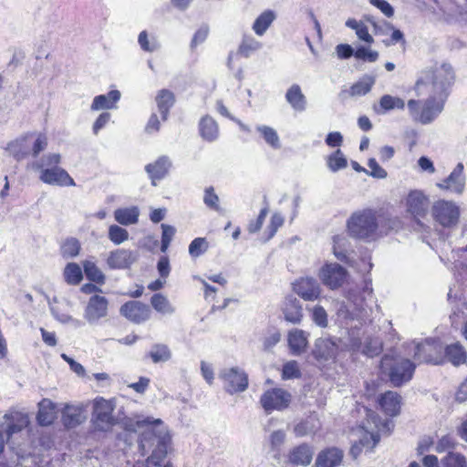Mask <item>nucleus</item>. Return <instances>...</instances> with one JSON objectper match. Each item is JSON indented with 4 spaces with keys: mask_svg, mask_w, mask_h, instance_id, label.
Segmentation results:
<instances>
[{
    "mask_svg": "<svg viewBox=\"0 0 467 467\" xmlns=\"http://www.w3.org/2000/svg\"><path fill=\"white\" fill-rule=\"evenodd\" d=\"M145 427L140 439L141 454L149 453L145 463L134 467H171L165 460L171 446V436L161 420L146 418L137 422Z\"/></svg>",
    "mask_w": 467,
    "mask_h": 467,
    "instance_id": "obj_1",
    "label": "nucleus"
},
{
    "mask_svg": "<svg viewBox=\"0 0 467 467\" xmlns=\"http://www.w3.org/2000/svg\"><path fill=\"white\" fill-rule=\"evenodd\" d=\"M456 81V72L449 62H436L433 66L423 68L415 83L418 96L431 93L448 99Z\"/></svg>",
    "mask_w": 467,
    "mask_h": 467,
    "instance_id": "obj_2",
    "label": "nucleus"
},
{
    "mask_svg": "<svg viewBox=\"0 0 467 467\" xmlns=\"http://www.w3.org/2000/svg\"><path fill=\"white\" fill-rule=\"evenodd\" d=\"M416 364L400 355L386 354L381 359L380 369L388 375L394 387H400L409 382L414 374Z\"/></svg>",
    "mask_w": 467,
    "mask_h": 467,
    "instance_id": "obj_3",
    "label": "nucleus"
},
{
    "mask_svg": "<svg viewBox=\"0 0 467 467\" xmlns=\"http://www.w3.org/2000/svg\"><path fill=\"white\" fill-rule=\"evenodd\" d=\"M424 100L410 99L407 103L411 119L422 125L433 122L444 109L446 99L440 96L426 93Z\"/></svg>",
    "mask_w": 467,
    "mask_h": 467,
    "instance_id": "obj_4",
    "label": "nucleus"
},
{
    "mask_svg": "<svg viewBox=\"0 0 467 467\" xmlns=\"http://www.w3.org/2000/svg\"><path fill=\"white\" fill-rule=\"evenodd\" d=\"M368 424H373L374 429L368 426L362 427L364 430L363 437L359 440L358 443H354L350 449V454L353 458H357L363 448L369 449L370 451L379 441V432L389 433L393 428L392 420H381L380 417L372 410H367Z\"/></svg>",
    "mask_w": 467,
    "mask_h": 467,
    "instance_id": "obj_5",
    "label": "nucleus"
},
{
    "mask_svg": "<svg viewBox=\"0 0 467 467\" xmlns=\"http://www.w3.org/2000/svg\"><path fill=\"white\" fill-rule=\"evenodd\" d=\"M47 146V138L43 133H25L7 143L5 150L16 161L32 155L36 157Z\"/></svg>",
    "mask_w": 467,
    "mask_h": 467,
    "instance_id": "obj_6",
    "label": "nucleus"
},
{
    "mask_svg": "<svg viewBox=\"0 0 467 467\" xmlns=\"http://www.w3.org/2000/svg\"><path fill=\"white\" fill-rule=\"evenodd\" d=\"M350 236L357 239L374 240L378 234V223L375 213L366 209L354 213L347 222Z\"/></svg>",
    "mask_w": 467,
    "mask_h": 467,
    "instance_id": "obj_7",
    "label": "nucleus"
},
{
    "mask_svg": "<svg viewBox=\"0 0 467 467\" xmlns=\"http://www.w3.org/2000/svg\"><path fill=\"white\" fill-rule=\"evenodd\" d=\"M413 358L419 364H441L444 361V348L440 340L427 338L422 342H413Z\"/></svg>",
    "mask_w": 467,
    "mask_h": 467,
    "instance_id": "obj_8",
    "label": "nucleus"
},
{
    "mask_svg": "<svg viewBox=\"0 0 467 467\" xmlns=\"http://www.w3.org/2000/svg\"><path fill=\"white\" fill-rule=\"evenodd\" d=\"M430 199L421 191H411L406 199V211L414 219V227L418 231H426L430 227L425 225L424 219L430 211Z\"/></svg>",
    "mask_w": 467,
    "mask_h": 467,
    "instance_id": "obj_9",
    "label": "nucleus"
},
{
    "mask_svg": "<svg viewBox=\"0 0 467 467\" xmlns=\"http://www.w3.org/2000/svg\"><path fill=\"white\" fill-rule=\"evenodd\" d=\"M461 209L459 205L447 200H438L431 206L433 220L444 228H454L459 223Z\"/></svg>",
    "mask_w": 467,
    "mask_h": 467,
    "instance_id": "obj_10",
    "label": "nucleus"
},
{
    "mask_svg": "<svg viewBox=\"0 0 467 467\" xmlns=\"http://www.w3.org/2000/svg\"><path fill=\"white\" fill-rule=\"evenodd\" d=\"M114 408L111 400L103 398L94 400L91 421L96 430L108 431L116 424L117 420L112 415Z\"/></svg>",
    "mask_w": 467,
    "mask_h": 467,
    "instance_id": "obj_11",
    "label": "nucleus"
},
{
    "mask_svg": "<svg viewBox=\"0 0 467 467\" xmlns=\"http://www.w3.org/2000/svg\"><path fill=\"white\" fill-rule=\"evenodd\" d=\"M339 343L337 337H319L315 341L312 354L321 365L333 363L339 351Z\"/></svg>",
    "mask_w": 467,
    "mask_h": 467,
    "instance_id": "obj_12",
    "label": "nucleus"
},
{
    "mask_svg": "<svg viewBox=\"0 0 467 467\" xmlns=\"http://www.w3.org/2000/svg\"><path fill=\"white\" fill-rule=\"evenodd\" d=\"M109 306V299L105 296H91L84 309V319L91 326L98 325L101 319L108 317Z\"/></svg>",
    "mask_w": 467,
    "mask_h": 467,
    "instance_id": "obj_13",
    "label": "nucleus"
},
{
    "mask_svg": "<svg viewBox=\"0 0 467 467\" xmlns=\"http://www.w3.org/2000/svg\"><path fill=\"white\" fill-rule=\"evenodd\" d=\"M436 186L441 191L462 195L466 187L463 163L459 162L446 178L436 183Z\"/></svg>",
    "mask_w": 467,
    "mask_h": 467,
    "instance_id": "obj_14",
    "label": "nucleus"
},
{
    "mask_svg": "<svg viewBox=\"0 0 467 467\" xmlns=\"http://www.w3.org/2000/svg\"><path fill=\"white\" fill-rule=\"evenodd\" d=\"M291 402V394L283 389H272L266 390L260 399V403L265 412L283 410Z\"/></svg>",
    "mask_w": 467,
    "mask_h": 467,
    "instance_id": "obj_15",
    "label": "nucleus"
},
{
    "mask_svg": "<svg viewBox=\"0 0 467 467\" xmlns=\"http://www.w3.org/2000/svg\"><path fill=\"white\" fill-rule=\"evenodd\" d=\"M347 270L337 263H327L319 270L318 277L329 289L340 287L346 281Z\"/></svg>",
    "mask_w": 467,
    "mask_h": 467,
    "instance_id": "obj_16",
    "label": "nucleus"
},
{
    "mask_svg": "<svg viewBox=\"0 0 467 467\" xmlns=\"http://www.w3.org/2000/svg\"><path fill=\"white\" fill-rule=\"evenodd\" d=\"M219 377L223 380L224 389L230 394L243 392L247 389V375L238 368H224Z\"/></svg>",
    "mask_w": 467,
    "mask_h": 467,
    "instance_id": "obj_17",
    "label": "nucleus"
},
{
    "mask_svg": "<svg viewBox=\"0 0 467 467\" xmlns=\"http://www.w3.org/2000/svg\"><path fill=\"white\" fill-rule=\"evenodd\" d=\"M120 314L130 321L140 324L150 317V306L140 301H130L120 306Z\"/></svg>",
    "mask_w": 467,
    "mask_h": 467,
    "instance_id": "obj_18",
    "label": "nucleus"
},
{
    "mask_svg": "<svg viewBox=\"0 0 467 467\" xmlns=\"http://www.w3.org/2000/svg\"><path fill=\"white\" fill-rule=\"evenodd\" d=\"M39 179L44 183L56 186H75L74 180L60 167L45 168L40 171Z\"/></svg>",
    "mask_w": 467,
    "mask_h": 467,
    "instance_id": "obj_19",
    "label": "nucleus"
},
{
    "mask_svg": "<svg viewBox=\"0 0 467 467\" xmlns=\"http://www.w3.org/2000/svg\"><path fill=\"white\" fill-rule=\"evenodd\" d=\"M293 290L305 301H315L321 294L319 284L312 277H302L296 280L293 284Z\"/></svg>",
    "mask_w": 467,
    "mask_h": 467,
    "instance_id": "obj_20",
    "label": "nucleus"
},
{
    "mask_svg": "<svg viewBox=\"0 0 467 467\" xmlns=\"http://www.w3.org/2000/svg\"><path fill=\"white\" fill-rule=\"evenodd\" d=\"M136 252L128 249H116L111 251L107 258V265L110 269L129 268L136 260Z\"/></svg>",
    "mask_w": 467,
    "mask_h": 467,
    "instance_id": "obj_21",
    "label": "nucleus"
},
{
    "mask_svg": "<svg viewBox=\"0 0 467 467\" xmlns=\"http://www.w3.org/2000/svg\"><path fill=\"white\" fill-rule=\"evenodd\" d=\"M313 455V448L306 443H302L289 451L287 459L293 466L306 467L311 463Z\"/></svg>",
    "mask_w": 467,
    "mask_h": 467,
    "instance_id": "obj_22",
    "label": "nucleus"
},
{
    "mask_svg": "<svg viewBox=\"0 0 467 467\" xmlns=\"http://www.w3.org/2000/svg\"><path fill=\"white\" fill-rule=\"evenodd\" d=\"M308 337L307 332L298 328H294L288 332L287 342L292 355L299 356L306 350Z\"/></svg>",
    "mask_w": 467,
    "mask_h": 467,
    "instance_id": "obj_23",
    "label": "nucleus"
},
{
    "mask_svg": "<svg viewBox=\"0 0 467 467\" xmlns=\"http://www.w3.org/2000/svg\"><path fill=\"white\" fill-rule=\"evenodd\" d=\"M171 161L167 156H161L154 162L145 166V171L149 174L152 185H156V181L162 180L169 172Z\"/></svg>",
    "mask_w": 467,
    "mask_h": 467,
    "instance_id": "obj_24",
    "label": "nucleus"
},
{
    "mask_svg": "<svg viewBox=\"0 0 467 467\" xmlns=\"http://www.w3.org/2000/svg\"><path fill=\"white\" fill-rule=\"evenodd\" d=\"M86 420L83 406L66 405L62 411V422L67 428H75Z\"/></svg>",
    "mask_w": 467,
    "mask_h": 467,
    "instance_id": "obj_25",
    "label": "nucleus"
},
{
    "mask_svg": "<svg viewBox=\"0 0 467 467\" xmlns=\"http://www.w3.org/2000/svg\"><path fill=\"white\" fill-rule=\"evenodd\" d=\"M348 347L353 351H361L368 357H374L381 351V342L378 338H368L364 345L358 337L350 338Z\"/></svg>",
    "mask_w": 467,
    "mask_h": 467,
    "instance_id": "obj_26",
    "label": "nucleus"
},
{
    "mask_svg": "<svg viewBox=\"0 0 467 467\" xmlns=\"http://www.w3.org/2000/svg\"><path fill=\"white\" fill-rule=\"evenodd\" d=\"M120 92L117 89L110 90L107 94L96 96L90 106L92 111L114 109L120 99Z\"/></svg>",
    "mask_w": 467,
    "mask_h": 467,
    "instance_id": "obj_27",
    "label": "nucleus"
},
{
    "mask_svg": "<svg viewBox=\"0 0 467 467\" xmlns=\"http://www.w3.org/2000/svg\"><path fill=\"white\" fill-rule=\"evenodd\" d=\"M4 419L7 422L6 434L8 438L12 437L15 433L21 431L29 424L27 414L19 411L5 413L4 415Z\"/></svg>",
    "mask_w": 467,
    "mask_h": 467,
    "instance_id": "obj_28",
    "label": "nucleus"
},
{
    "mask_svg": "<svg viewBox=\"0 0 467 467\" xmlns=\"http://www.w3.org/2000/svg\"><path fill=\"white\" fill-rule=\"evenodd\" d=\"M343 459L342 451L337 448H328L321 451L315 462V467H337Z\"/></svg>",
    "mask_w": 467,
    "mask_h": 467,
    "instance_id": "obj_29",
    "label": "nucleus"
},
{
    "mask_svg": "<svg viewBox=\"0 0 467 467\" xmlns=\"http://www.w3.org/2000/svg\"><path fill=\"white\" fill-rule=\"evenodd\" d=\"M285 100L296 111L303 112L306 109L307 100L298 84H293L286 90Z\"/></svg>",
    "mask_w": 467,
    "mask_h": 467,
    "instance_id": "obj_30",
    "label": "nucleus"
},
{
    "mask_svg": "<svg viewBox=\"0 0 467 467\" xmlns=\"http://www.w3.org/2000/svg\"><path fill=\"white\" fill-rule=\"evenodd\" d=\"M381 410L389 416H396L400 410V396L395 391H387L379 399Z\"/></svg>",
    "mask_w": 467,
    "mask_h": 467,
    "instance_id": "obj_31",
    "label": "nucleus"
},
{
    "mask_svg": "<svg viewBox=\"0 0 467 467\" xmlns=\"http://www.w3.org/2000/svg\"><path fill=\"white\" fill-rule=\"evenodd\" d=\"M285 319L293 324H299L303 317L302 306L296 297L288 296L284 306Z\"/></svg>",
    "mask_w": 467,
    "mask_h": 467,
    "instance_id": "obj_32",
    "label": "nucleus"
},
{
    "mask_svg": "<svg viewBox=\"0 0 467 467\" xmlns=\"http://www.w3.org/2000/svg\"><path fill=\"white\" fill-rule=\"evenodd\" d=\"M199 131L202 140L213 142L219 137V127L217 122L210 116H204L199 122Z\"/></svg>",
    "mask_w": 467,
    "mask_h": 467,
    "instance_id": "obj_33",
    "label": "nucleus"
},
{
    "mask_svg": "<svg viewBox=\"0 0 467 467\" xmlns=\"http://www.w3.org/2000/svg\"><path fill=\"white\" fill-rule=\"evenodd\" d=\"M55 404L48 399H43L38 403L37 421L41 426L50 425L55 419Z\"/></svg>",
    "mask_w": 467,
    "mask_h": 467,
    "instance_id": "obj_34",
    "label": "nucleus"
},
{
    "mask_svg": "<svg viewBox=\"0 0 467 467\" xmlns=\"http://www.w3.org/2000/svg\"><path fill=\"white\" fill-rule=\"evenodd\" d=\"M140 210L136 206L119 208L114 211V218L121 225L135 224L139 221Z\"/></svg>",
    "mask_w": 467,
    "mask_h": 467,
    "instance_id": "obj_35",
    "label": "nucleus"
},
{
    "mask_svg": "<svg viewBox=\"0 0 467 467\" xmlns=\"http://www.w3.org/2000/svg\"><path fill=\"white\" fill-rule=\"evenodd\" d=\"M404 108L405 101L402 99L391 95H383L379 99V106H374V110L378 114H384L392 109H403Z\"/></svg>",
    "mask_w": 467,
    "mask_h": 467,
    "instance_id": "obj_36",
    "label": "nucleus"
},
{
    "mask_svg": "<svg viewBox=\"0 0 467 467\" xmlns=\"http://www.w3.org/2000/svg\"><path fill=\"white\" fill-rule=\"evenodd\" d=\"M276 16L274 11L265 10L254 20L252 26V29L254 30L255 35H257L258 36H262L265 34V32L271 26Z\"/></svg>",
    "mask_w": 467,
    "mask_h": 467,
    "instance_id": "obj_37",
    "label": "nucleus"
},
{
    "mask_svg": "<svg viewBox=\"0 0 467 467\" xmlns=\"http://www.w3.org/2000/svg\"><path fill=\"white\" fill-rule=\"evenodd\" d=\"M175 101L174 95L168 89H161L156 97V102L163 121L167 119L169 110Z\"/></svg>",
    "mask_w": 467,
    "mask_h": 467,
    "instance_id": "obj_38",
    "label": "nucleus"
},
{
    "mask_svg": "<svg viewBox=\"0 0 467 467\" xmlns=\"http://www.w3.org/2000/svg\"><path fill=\"white\" fill-rule=\"evenodd\" d=\"M372 287L369 284H366L363 294L364 296L362 297L358 296L354 292L349 291L348 293V298L353 304L356 306L357 309L359 311V314L358 315L359 317H365L368 316V311L365 309L363 301L368 300L372 303L373 302V295H372Z\"/></svg>",
    "mask_w": 467,
    "mask_h": 467,
    "instance_id": "obj_39",
    "label": "nucleus"
},
{
    "mask_svg": "<svg viewBox=\"0 0 467 467\" xmlns=\"http://www.w3.org/2000/svg\"><path fill=\"white\" fill-rule=\"evenodd\" d=\"M444 358H447L453 365H460L466 361L467 355L459 343L447 346L443 350Z\"/></svg>",
    "mask_w": 467,
    "mask_h": 467,
    "instance_id": "obj_40",
    "label": "nucleus"
},
{
    "mask_svg": "<svg viewBox=\"0 0 467 467\" xmlns=\"http://www.w3.org/2000/svg\"><path fill=\"white\" fill-rule=\"evenodd\" d=\"M255 130L272 149L278 150L281 148L280 138L274 128L267 125H257Z\"/></svg>",
    "mask_w": 467,
    "mask_h": 467,
    "instance_id": "obj_41",
    "label": "nucleus"
},
{
    "mask_svg": "<svg viewBox=\"0 0 467 467\" xmlns=\"http://www.w3.org/2000/svg\"><path fill=\"white\" fill-rule=\"evenodd\" d=\"M152 307L162 315H172L175 307L171 304L169 299L162 294H154L150 298Z\"/></svg>",
    "mask_w": 467,
    "mask_h": 467,
    "instance_id": "obj_42",
    "label": "nucleus"
},
{
    "mask_svg": "<svg viewBox=\"0 0 467 467\" xmlns=\"http://www.w3.org/2000/svg\"><path fill=\"white\" fill-rule=\"evenodd\" d=\"M375 77L371 75L363 76L358 82L350 88L351 96H364L368 93L375 84Z\"/></svg>",
    "mask_w": 467,
    "mask_h": 467,
    "instance_id": "obj_43",
    "label": "nucleus"
},
{
    "mask_svg": "<svg viewBox=\"0 0 467 467\" xmlns=\"http://www.w3.org/2000/svg\"><path fill=\"white\" fill-rule=\"evenodd\" d=\"M348 246L349 242L345 235H335L333 237V254L337 259L348 263Z\"/></svg>",
    "mask_w": 467,
    "mask_h": 467,
    "instance_id": "obj_44",
    "label": "nucleus"
},
{
    "mask_svg": "<svg viewBox=\"0 0 467 467\" xmlns=\"http://www.w3.org/2000/svg\"><path fill=\"white\" fill-rule=\"evenodd\" d=\"M345 25L347 27L355 30L358 38L361 41L368 44L374 42L372 36L368 33L367 26L362 21H358L355 18H348Z\"/></svg>",
    "mask_w": 467,
    "mask_h": 467,
    "instance_id": "obj_45",
    "label": "nucleus"
},
{
    "mask_svg": "<svg viewBox=\"0 0 467 467\" xmlns=\"http://www.w3.org/2000/svg\"><path fill=\"white\" fill-rule=\"evenodd\" d=\"M262 43L252 36H244L238 47V53L244 57H249L252 53L261 49Z\"/></svg>",
    "mask_w": 467,
    "mask_h": 467,
    "instance_id": "obj_46",
    "label": "nucleus"
},
{
    "mask_svg": "<svg viewBox=\"0 0 467 467\" xmlns=\"http://www.w3.org/2000/svg\"><path fill=\"white\" fill-rule=\"evenodd\" d=\"M327 166L332 172H337L348 166V160L341 150L337 149L327 157Z\"/></svg>",
    "mask_w": 467,
    "mask_h": 467,
    "instance_id": "obj_47",
    "label": "nucleus"
},
{
    "mask_svg": "<svg viewBox=\"0 0 467 467\" xmlns=\"http://www.w3.org/2000/svg\"><path fill=\"white\" fill-rule=\"evenodd\" d=\"M84 273L87 278L99 285H103L106 280L105 275L92 261H85L83 264Z\"/></svg>",
    "mask_w": 467,
    "mask_h": 467,
    "instance_id": "obj_48",
    "label": "nucleus"
},
{
    "mask_svg": "<svg viewBox=\"0 0 467 467\" xmlns=\"http://www.w3.org/2000/svg\"><path fill=\"white\" fill-rule=\"evenodd\" d=\"M285 439L286 434L282 430L275 431L269 436L271 451L273 452V457L277 461L280 460L281 448L284 445Z\"/></svg>",
    "mask_w": 467,
    "mask_h": 467,
    "instance_id": "obj_49",
    "label": "nucleus"
},
{
    "mask_svg": "<svg viewBox=\"0 0 467 467\" xmlns=\"http://www.w3.org/2000/svg\"><path fill=\"white\" fill-rule=\"evenodd\" d=\"M148 356L154 363L166 362L171 358V352L168 346L163 344H156L151 347Z\"/></svg>",
    "mask_w": 467,
    "mask_h": 467,
    "instance_id": "obj_50",
    "label": "nucleus"
},
{
    "mask_svg": "<svg viewBox=\"0 0 467 467\" xmlns=\"http://www.w3.org/2000/svg\"><path fill=\"white\" fill-rule=\"evenodd\" d=\"M64 278L69 285H78L83 278L80 266L76 263H68L64 270Z\"/></svg>",
    "mask_w": 467,
    "mask_h": 467,
    "instance_id": "obj_51",
    "label": "nucleus"
},
{
    "mask_svg": "<svg viewBox=\"0 0 467 467\" xmlns=\"http://www.w3.org/2000/svg\"><path fill=\"white\" fill-rule=\"evenodd\" d=\"M61 160L60 154L50 153L43 156L39 161L32 163V168L41 171L45 168L57 167Z\"/></svg>",
    "mask_w": 467,
    "mask_h": 467,
    "instance_id": "obj_52",
    "label": "nucleus"
},
{
    "mask_svg": "<svg viewBox=\"0 0 467 467\" xmlns=\"http://www.w3.org/2000/svg\"><path fill=\"white\" fill-rule=\"evenodd\" d=\"M108 237L114 244L119 245L129 239V232L117 224H112L109 227Z\"/></svg>",
    "mask_w": 467,
    "mask_h": 467,
    "instance_id": "obj_53",
    "label": "nucleus"
},
{
    "mask_svg": "<svg viewBox=\"0 0 467 467\" xmlns=\"http://www.w3.org/2000/svg\"><path fill=\"white\" fill-rule=\"evenodd\" d=\"M441 467H467V461L460 453L449 452L441 460Z\"/></svg>",
    "mask_w": 467,
    "mask_h": 467,
    "instance_id": "obj_54",
    "label": "nucleus"
},
{
    "mask_svg": "<svg viewBox=\"0 0 467 467\" xmlns=\"http://www.w3.org/2000/svg\"><path fill=\"white\" fill-rule=\"evenodd\" d=\"M80 244L75 238L67 239L61 246V254L66 258H72L78 254Z\"/></svg>",
    "mask_w": 467,
    "mask_h": 467,
    "instance_id": "obj_55",
    "label": "nucleus"
},
{
    "mask_svg": "<svg viewBox=\"0 0 467 467\" xmlns=\"http://www.w3.org/2000/svg\"><path fill=\"white\" fill-rule=\"evenodd\" d=\"M311 318L319 327L325 328L328 325L327 313L325 308L319 305H317L312 308Z\"/></svg>",
    "mask_w": 467,
    "mask_h": 467,
    "instance_id": "obj_56",
    "label": "nucleus"
},
{
    "mask_svg": "<svg viewBox=\"0 0 467 467\" xmlns=\"http://www.w3.org/2000/svg\"><path fill=\"white\" fill-rule=\"evenodd\" d=\"M208 249V243L205 238L197 237L192 241L189 245V254L192 257L196 258L205 253Z\"/></svg>",
    "mask_w": 467,
    "mask_h": 467,
    "instance_id": "obj_57",
    "label": "nucleus"
},
{
    "mask_svg": "<svg viewBox=\"0 0 467 467\" xmlns=\"http://www.w3.org/2000/svg\"><path fill=\"white\" fill-rule=\"evenodd\" d=\"M138 42L140 48L146 52H153L160 48V44L154 37H152L151 40H149L146 31H141L140 33Z\"/></svg>",
    "mask_w": 467,
    "mask_h": 467,
    "instance_id": "obj_58",
    "label": "nucleus"
},
{
    "mask_svg": "<svg viewBox=\"0 0 467 467\" xmlns=\"http://www.w3.org/2000/svg\"><path fill=\"white\" fill-rule=\"evenodd\" d=\"M300 377L301 371L299 369L298 363L296 360L288 361L283 366V379H298Z\"/></svg>",
    "mask_w": 467,
    "mask_h": 467,
    "instance_id": "obj_59",
    "label": "nucleus"
},
{
    "mask_svg": "<svg viewBox=\"0 0 467 467\" xmlns=\"http://www.w3.org/2000/svg\"><path fill=\"white\" fill-rule=\"evenodd\" d=\"M355 57L366 62H375L379 58V52L361 46L356 49Z\"/></svg>",
    "mask_w": 467,
    "mask_h": 467,
    "instance_id": "obj_60",
    "label": "nucleus"
},
{
    "mask_svg": "<svg viewBox=\"0 0 467 467\" xmlns=\"http://www.w3.org/2000/svg\"><path fill=\"white\" fill-rule=\"evenodd\" d=\"M162 234H161V252L165 253L175 234V228L171 225H168L165 223L161 224Z\"/></svg>",
    "mask_w": 467,
    "mask_h": 467,
    "instance_id": "obj_61",
    "label": "nucleus"
},
{
    "mask_svg": "<svg viewBox=\"0 0 467 467\" xmlns=\"http://www.w3.org/2000/svg\"><path fill=\"white\" fill-rule=\"evenodd\" d=\"M203 202L207 207L214 211L220 210L219 197L214 192V189L213 187H208L204 190Z\"/></svg>",
    "mask_w": 467,
    "mask_h": 467,
    "instance_id": "obj_62",
    "label": "nucleus"
},
{
    "mask_svg": "<svg viewBox=\"0 0 467 467\" xmlns=\"http://www.w3.org/2000/svg\"><path fill=\"white\" fill-rule=\"evenodd\" d=\"M368 166L370 171H368L367 174L376 179H385L388 175L387 171L379 165L374 158H371L368 161Z\"/></svg>",
    "mask_w": 467,
    "mask_h": 467,
    "instance_id": "obj_63",
    "label": "nucleus"
},
{
    "mask_svg": "<svg viewBox=\"0 0 467 467\" xmlns=\"http://www.w3.org/2000/svg\"><path fill=\"white\" fill-rule=\"evenodd\" d=\"M209 31L210 28L208 25H202L192 39L191 47L194 48L198 45L203 43L209 35Z\"/></svg>",
    "mask_w": 467,
    "mask_h": 467,
    "instance_id": "obj_64",
    "label": "nucleus"
}]
</instances>
